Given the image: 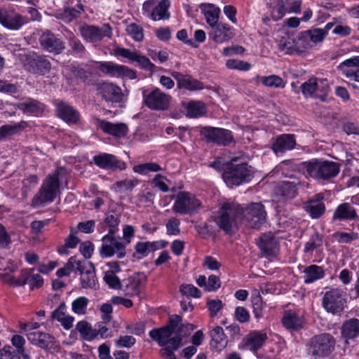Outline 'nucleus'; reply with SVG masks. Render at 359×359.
I'll list each match as a JSON object with an SVG mask.
<instances>
[{
    "label": "nucleus",
    "instance_id": "1",
    "mask_svg": "<svg viewBox=\"0 0 359 359\" xmlns=\"http://www.w3.org/2000/svg\"><path fill=\"white\" fill-rule=\"evenodd\" d=\"M194 329L191 323H182V318L179 315L169 317L166 325L151 330L149 335L158 346L163 347L160 355L168 359H176L174 351H177L182 345V338L188 337Z\"/></svg>",
    "mask_w": 359,
    "mask_h": 359
},
{
    "label": "nucleus",
    "instance_id": "2",
    "mask_svg": "<svg viewBox=\"0 0 359 359\" xmlns=\"http://www.w3.org/2000/svg\"><path fill=\"white\" fill-rule=\"evenodd\" d=\"M62 170V168H57L53 173L46 176L41 187L32 199V207L44 206L55 201L60 194L59 176L60 171Z\"/></svg>",
    "mask_w": 359,
    "mask_h": 359
},
{
    "label": "nucleus",
    "instance_id": "3",
    "mask_svg": "<svg viewBox=\"0 0 359 359\" xmlns=\"http://www.w3.org/2000/svg\"><path fill=\"white\" fill-rule=\"evenodd\" d=\"M236 158H232L224 168L222 177L229 187L249 182L253 178L254 170L247 163H235Z\"/></svg>",
    "mask_w": 359,
    "mask_h": 359
},
{
    "label": "nucleus",
    "instance_id": "4",
    "mask_svg": "<svg viewBox=\"0 0 359 359\" xmlns=\"http://www.w3.org/2000/svg\"><path fill=\"white\" fill-rule=\"evenodd\" d=\"M336 339L330 333L316 334L306 344L308 355L312 359H323L330 357L335 349Z\"/></svg>",
    "mask_w": 359,
    "mask_h": 359
},
{
    "label": "nucleus",
    "instance_id": "5",
    "mask_svg": "<svg viewBox=\"0 0 359 359\" xmlns=\"http://www.w3.org/2000/svg\"><path fill=\"white\" fill-rule=\"evenodd\" d=\"M308 175L317 180H330L339 172V163L330 161L313 159L303 163Z\"/></svg>",
    "mask_w": 359,
    "mask_h": 359
},
{
    "label": "nucleus",
    "instance_id": "6",
    "mask_svg": "<svg viewBox=\"0 0 359 359\" xmlns=\"http://www.w3.org/2000/svg\"><path fill=\"white\" fill-rule=\"evenodd\" d=\"M242 208L233 203H224L218 211L216 222L226 233H231L237 226V219L241 216Z\"/></svg>",
    "mask_w": 359,
    "mask_h": 359
},
{
    "label": "nucleus",
    "instance_id": "7",
    "mask_svg": "<svg viewBox=\"0 0 359 359\" xmlns=\"http://www.w3.org/2000/svg\"><path fill=\"white\" fill-rule=\"evenodd\" d=\"M102 242L100 255L102 257H111L116 255L118 259H122L126 256V244L123 243L121 237H116L115 234H106L102 237Z\"/></svg>",
    "mask_w": 359,
    "mask_h": 359
},
{
    "label": "nucleus",
    "instance_id": "8",
    "mask_svg": "<svg viewBox=\"0 0 359 359\" xmlns=\"http://www.w3.org/2000/svg\"><path fill=\"white\" fill-rule=\"evenodd\" d=\"M24 67L31 74L43 76L51 69V63L47 56L31 53L25 55Z\"/></svg>",
    "mask_w": 359,
    "mask_h": 359
},
{
    "label": "nucleus",
    "instance_id": "9",
    "mask_svg": "<svg viewBox=\"0 0 359 359\" xmlns=\"http://www.w3.org/2000/svg\"><path fill=\"white\" fill-rule=\"evenodd\" d=\"M201 203L194 195L186 191H180L172 207V210L181 215H191Z\"/></svg>",
    "mask_w": 359,
    "mask_h": 359
},
{
    "label": "nucleus",
    "instance_id": "10",
    "mask_svg": "<svg viewBox=\"0 0 359 359\" xmlns=\"http://www.w3.org/2000/svg\"><path fill=\"white\" fill-rule=\"evenodd\" d=\"M301 186V180L299 177L291 175L289 180H284L278 184L275 187L274 194L279 201H287L295 198L297 190Z\"/></svg>",
    "mask_w": 359,
    "mask_h": 359
},
{
    "label": "nucleus",
    "instance_id": "11",
    "mask_svg": "<svg viewBox=\"0 0 359 359\" xmlns=\"http://www.w3.org/2000/svg\"><path fill=\"white\" fill-rule=\"evenodd\" d=\"M346 302L343 297L342 291L334 288L325 293L322 304L324 309L333 314L343 311Z\"/></svg>",
    "mask_w": 359,
    "mask_h": 359
},
{
    "label": "nucleus",
    "instance_id": "12",
    "mask_svg": "<svg viewBox=\"0 0 359 359\" xmlns=\"http://www.w3.org/2000/svg\"><path fill=\"white\" fill-rule=\"evenodd\" d=\"M242 215L248 226L254 229H259L265 222L266 217L264 205L259 203H252L245 210L242 208Z\"/></svg>",
    "mask_w": 359,
    "mask_h": 359
},
{
    "label": "nucleus",
    "instance_id": "13",
    "mask_svg": "<svg viewBox=\"0 0 359 359\" xmlns=\"http://www.w3.org/2000/svg\"><path fill=\"white\" fill-rule=\"evenodd\" d=\"M81 36L87 41L94 43L102 40L104 37L111 38L112 30L109 24H104L102 27L85 25L80 27Z\"/></svg>",
    "mask_w": 359,
    "mask_h": 359
},
{
    "label": "nucleus",
    "instance_id": "14",
    "mask_svg": "<svg viewBox=\"0 0 359 359\" xmlns=\"http://www.w3.org/2000/svg\"><path fill=\"white\" fill-rule=\"evenodd\" d=\"M201 133L208 141L218 145L227 146L233 140L232 133L226 129L210 126L203 127Z\"/></svg>",
    "mask_w": 359,
    "mask_h": 359
},
{
    "label": "nucleus",
    "instance_id": "15",
    "mask_svg": "<svg viewBox=\"0 0 359 359\" xmlns=\"http://www.w3.org/2000/svg\"><path fill=\"white\" fill-rule=\"evenodd\" d=\"M144 104L152 110H165L169 107L170 96L155 88L148 95L143 94Z\"/></svg>",
    "mask_w": 359,
    "mask_h": 359
},
{
    "label": "nucleus",
    "instance_id": "16",
    "mask_svg": "<svg viewBox=\"0 0 359 359\" xmlns=\"http://www.w3.org/2000/svg\"><path fill=\"white\" fill-rule=\"evenodd\" d=\"M39 43L43 50L54 55H59L65 49V42L49 30L42 33Z\"/></svg>",
    "mask_w": 359,
    "mask_h": 359
},
{
    "label": "nucleus",
    "instance_id": "17",
    "mask_svg": "<svg viewBox=\"0 0 359 359\" xmlns=\"http://www.w3.org/2000/svg\"><path fill=\"white\" fill-rule=\"evenodd\" d=\"M99 69L110 76L123 77L129 79H134L137 77L136 72L133 69L111 62H101Z\"/></svg>",
    "mask_w": 359,
    "mask_h": 359
},
{
    "label": "nucleus",
    "instance_id": "18",
    "mask_svg": "<svg viewBox=\"0 0 359 359\" xmlns=\"http://www.w3.org/2000/svg\"><path fill=\"white\" fill-rule=\"evenodd\" d=\"M0 23L8 29L18 30L26 23V20L13 9L0 8Z\"/></svg>",
    "mask_w": 359,
    "mask_h": 359
},
{
    "label": "nucleus",
    "instance_id": "19",
    "mask_svg": "<svg viewBox=\"0 0 359 359\" xmlns=\"http://www.w3.org/2000/svg\"><path fill=\"white\" fill-rule=\"evenodd\" d=\"M114 53L116 56H120L137 62L142 69L150 71L151 72H153L156 67L155 65L148 57L139 54L137 51H131L128 48L116 47L114 50Z\"/></svg>",
    "mask_w": 359,
    "mask_h": 359
},
{
    "label": "nucleus",
    "instance_id": "20",
    "mask_svg": "<svg viewBox=\"0 0 359 359\" xmlns=\"http://www.w3.org/2000/svg\"><path fill=\"white\" fill-rule=\"evenodd\" d=\"M170 74L177 81V85L179 89L196 91L201 90L204 88L203 83L193 78L189 74H183L176 71L172 72Z\"/></svg>",
    "mask_w": 359,
    "mask_h": 359
},
{
    "label": "nucleus",
    "instance_id": "21",
    "mask_svg": "<svg viewBox=\"0 0 359 359\" xmlns=\"http://www.w3.org/2000/svg\"><path fill=\"white\" fill-rule=\"evenodd\" d=\"M93 162L99 168L105 170H123L126 168V163L117 159L112 154L103 153L93 157Z\"/></svg>",
    "mask_w": 359,
    "mask_h": 359
},
{
    "label": "nucleus",
    "instance_id": "22",
    "mask_svg": "<svg viewBox=\"0 0 359 359\" xmlns=\"http://www.w3.org/2000/svg\"><path fill=\"white\" fill-rule=\"evenodd\" d=\"M337 69L347 79L359 83V56H353L344 60Z\"/></svg>",
    "mask_w": 359,
    "mask_h": 359
},
{
    "label": "nucleus",
    "instance_id": "23",
    "mask_svg": "<svg viewBox=\"0 0 359 359\" xmlns=\"http://www.w3.org/2000/svg\"><path fill=\"white\" fill-rule=\"evenodd\" d=\"M147 277L144 273H136L124 280V291L130 297L138 295L147 281Z\"/></svg>",
    "mask_w": 359,
    "mask_h": 359
},
{
    "label": "nucleus",
    "instance_id": "24",
    "mask_svg": "<svg viewBox=\"0 0 359 359\" xmlns=\"http://www.w3.org/2000/svg\"><path fill=\"white\" fill-rule=\"evenodd\" d=\"M97 90L101 96L107 102H120L123 96L121 88L109 82L100 83Z\"/></svg>",
    "mask_w": 359,
    "mask_h": 359
},
{
    "label": "nucleus",
    "instance_id": "25",
    "mask_svg": "<svg viewBox=\"0 0 359 359\" xmlns=\"http://www.w3.org/2000/svg\"><path fill=\"white\" fill-rule=\"evenodd\" d=\"M325 37V32H323L322 29H311L301 33L297 43L303 48L307 49L312 46L311 43H320L323 41Z\"/></svg>",
    "mask_w": 359,
    "mask_h": 359
},
{
    "label": "nucleus",
    "instance_id": "26",
    "mask_svg": "<svg viewBox=\"0 0 359 359\" xmlns=\"http://www.w3.org/2000/svg\"><path fill=\"white\" fill-rule=\"evenodd\" d=\"M258 246L264 256L275 257L279 250V244L273 234L268 233L263 234L259 238Z\"/></svg>",
    "mask_w": 359,
    "mask_h": 359
},
{
    "label": "nucleus",
    "instance_id": "27",
    "mask_svg": "<svg viewBox=\"0 0 359 359\" xmlns=\"http://www.w3.org/2000/svg\"><path fill=\"white\" fill-rule=\"evenodd\" d=\"M99 128L105 133L113 135L116 137H123L128 132V128L126 123H113L109 121L97 118Z\"/></svg>",
    "mask_w": 359,
    "mask_h": 359
},
{
    "label": "nucleus",
    "instance_id": "28",
    "mask_svg": "<svg viewBox=\"0 0 359 359\" xmlns=\"http://www.w3.org/2000/svg\"><path fill=\"white\" fill-rule=\"evenodd\" d=\"M234 36L232 28L224 23H219L211 28L209 32V37L216 43H224L231 40Z\"/></svg>",
    "mask_w": 359,
    "mask_h": 359
},
{
    "label": "nucleus",
    "instance_id": "29",
    "mask_svg": "<svg viewBox=\"0 0 359 359\" xmlns=\"http://www.w3.org/2000/svg\"><path fill=\"white\" fill-rule=\"evenodd\" d=\"M267 339L266 333L254 331L247 335L243 341V348L256 353Z\"/></svg>",
    "mask_w": 359,
    "mask_h": 359
},
{
    "label": "nucleus",
    "instance_id": "30",
    "mask_svg": "<svg viewBox=\"0 0 359 359\" xmlns=\"http://www.w3.org/2000/svg\"><path fill=\"white\" fill-rule=\"evenodd\" d=\"M301 89L305 96H312L316 92L326 93L328 86L325 83V81L311 78L302 84Z\"/></svg>",
    "mask_w": 359,
    "mask_h": 359
},
{
    "label": "nucleus",
    "instance_id": "31",
    "mask_svg": "<svg viewBox=\"0 0 359 359\" xmlns=\"http://www.w3.org/2000/svg\"><path fill=\"white\" fill-rule=\"evenodd\" d=\"M282 323L285 327L291 331H299L305 323L304 318L295 312L287 311L284 313Z\"/></svg>",
    "mask_w": 359,
    "mask_h": 359
},
{
    "label": "nucleus",
    "instance_id": "32",
    "mask_svg": "<svg viewBox=\"0 0 359 359\" xmlns=\"http://www.w3.org/2000/svg\"><path fill=\"white\" fill-rule=\"evenodd\" d=\"M296 144L294 135L283 134L278 136L272 144L273 151L278 154L292 149Z\"/></svg>",
    "mask_w": 359,
    "mask_h": 359
},
{
    "label": "nucleus",
    "instance_id": "33",
    "mask_svg": "<svg viewBox=\"0 0 359 359\" xmlns=\"http://www.w3.org/2000/svg\"><path fill=\"white\" fill-rule=\"evenodd\" d=\"M341 333L346 343L356 339L359 336V320L351 318L346 320L341 326Z\"/></svg>",
    "mask_w": 359,
    "mask_h": 359
},
{
    "label": "nucleus",
    "instance_id": "34",
    "mask_svg": "<svg viewBox=\"0 0 359 359\" xmlns=\"http://www.w3.org/2000/svg\"><path fill=\"white\" fill-rule=\"evenodd\" d=\"M57 114L67 123H75L79 119V114L70 105L61 102L57 105Z\"/></svg>",
    "mask_w": 359,
    "mask_h": 359
},
{
    "label": "nucleus",
    "instance_id": "35",
    "mask_svg": "<svg viewBox=\"0 0 359 359\" xmlns=\"http://www.w3.org/2000/svg\"><path fill=\"white\" fill-rule=\"evenodd\" d=\"M358 217L355 209L349 203L340 204L333 215L334 220H353Z\"/></svg>",
    "mask_w": 359,
    "mask_h": 359
},
{
    "label": "nucleus",
    "instance_id": "36",
    "mask_svg": "<svg viewBox=\"0 0 359 359\" xmlns=\"http://www.w3.org/2000/svg\"><path fill=\"white\" fill-rule=\"evenodd\" d=\"M53 339L54 337L50 334L40 331L32 332L27 334V339L30 343L43 349L48 348Z\"/></svg>",
    "mask_w": 359,
    "mask_h": 359
},
{
    "label": "nucleus",
    "instance_id": "37",
    "mask_svg": "<svg viewBox=\"0 0 359 359\" xmlns=\"http://www.w3.org/2000/svg\"><path fill=\"white\" fill-rule=\"evenodd\" d=\"M200 8L205 15L207 23L212 27L218 25L220 9L212 4H201Z\"/></svg>",
    "mask_w": 359,
    "mask_h": 359
},
{
    "label": "nucleus",
    "instance_id": "38",
    "mask_svg": "<svg viewBox=\"0 0 359 359\" xmlns=\"http://www.w3.org/2000/svg\"><path fill=\"white\" fill-rule=\"evenodd\" d=\"M27 126V123L22 121L14 124H6L0 127V141L21 133Z\"/></svg>",
    "mask_w": 359,
    "mask_h": 359
},
{
    "label": "nucleus",
    "instance_id": "39",
    "mask_svg": "<svg viewBox=\"0 0 359 359\" xmlns=\"http://www.w3.org/2000/svg\"><path fill=\"white\" fill-rule=\"evenodd\" d=\"M158 249V242H137L135 246V252L133 257L137 259H142L147 257L150 252Z\"/></svg>",
    "mask_w": 359,
    "mask_h": 359
},
{
    "label": "nucleus",
    "instance_id": "40",
    "mask_svg": "<svg viewBox=\"0 0 359 359\" xmlns=\"http://www.w3.org/2000/svg\"><path fill=\"white\" fill-rule=\"evenodd\" d=\"M170 6L169 0H161L157 6L154 8L151 13H150V18L154 20H168L170 15L168 12V8Z\"/></svg>",
    "mask_w": 359,
    "mask_h": 359
},
{
    "label": "nucleus",
    "instance_id": "41",
    "mask_svg": "<svg viewBox=\"0 0 359 359\" xmlns=\"http://www.w3.org/2000/svg\"><path fill=\"white\" fill-rule=\"evenodd\" d=\"M210 335L212 338L211 345L214 348L221 350L226 346L227 339L222 327L216 326L210 332Z\"/></svg>",
    "mask_w": 359,
    "mask_h": 359
},
{
    "label": "nucleus",
    "instance_id": "42",
    "mask_svg": "<svg viewBox=\"0 0 359 359\" xmlns=\"http://www.w3.org/2000/svg\"><path fill=\"white\" fill-rule=\"evenodd\" d=\"M81 286L84 289H95L98 280L95 274V268L94 265L88 269L85 273L81 274L80 278Z\"/></svg>",
    "mask_w": 359,
    "mask_h": 359
},
{
    "label": "nucleus",
    "instance_id": "43",
    "mask_svg": "<svg viewBox=\"0 0 359 359\" xmlns=\"http://www.w3.org/2000/svg\"><path fill=\"white\" fill-rule=\"evenodd\" d=\"M305 273L304 283L310 284L323 278L325 273L321 266L317 265H311L306 267L304 270Z\"/></svg>",
    "mask_w": 359,
    "mask_h": 359
},
{
    "label": "nucleus",
    "instance_id": "44",
    "mask_svg": "<svg viewBox=\"0 0 359 359\" xmlns=\"http://www.w3.org/2000/svg\"><path fill=\"white\" fill-rule=\"evenodd\" d=\"M76 330L80 333L82 339L92 341L97 337L96 329H93L87 321H79L76 326Z\"/></svg>",
    "mask_w": 359,
    "mask_h": 359
},
{
    "label": "nucleus",
    "instance_id": "45",
    "mask_svg": "<svg viewBox=\"0 0 359 359\" xmlns=\"http://www.w3.org/2000/svg\"><path fill=\"white\" fill-rule=\"evenodd\" d=\"M206 112L205 104L201 101H191L187 107V116L196 118L203 116Z\"/></svg>",
    "mask_w": 359,
    "mask_h": 359
},
{
    "label": "nucleus",
    "instance_id": "46",
    "mask_svg": "<svg viewBox=\"0 0 359 359\" xmlns=\"http://www.w3.org/2000/svg\"><path fill=\"white\" fill-rule=\"evenodd\" d=\"M323 243V236L318 231H315L309 240L304 245V252L305 253H312L315 250L321 247Z\"/></svg>",
    "mask_w": 359,
    "mask_h": 359
},
{
    "label": "nucleus",
    "instance_id": "47",
    "mask_svg": "<svg viewBox=\"0 0 359 359\" xmlns=\"http://www.w3.org/2000/svg\"><path fill=\"white\" fill-rule=\"evenodd\" d=\"M304 208L313 219L320 217L325 211L324 203H316V201H309Z\"/></svg>",
    "mask_w": 359,
    "mask_h": 359
},
{
    "label": "nucleus",
    "instance_id": "48",
    "mask_svg": "<svg viewBox=\"0 0 359 359\" xmlns=\"http://www.w3.org/2000/svg\"><path fill=\"white\" fill-rule=\"evenodd\" d=\"M72 72L76 79L81 80L87 85H92L93 81L91 79L93 71L91 69H85L79 67H73Z\"/></svg>",
    "mask_w": 359,
    "mask_h": 359
},
{
    "label": "nucleus",
    "instance_id": "49",
    "mask_svg": "<svg viewBox=\"0 0 359 359\" xmlns=\"http://www.w3.org/2000/svg\"><path fill=\"white\" fill-rule=\"evenodd\" d=\"M69 46L71 48V53L78 55L79 57H83L86 53L85 46L79 39L72 36L69 39Z\"/></svg>",
    "mask_w": 359,
    "mask_h": 359
},
{
    "label": "nucleus",
    "instance_id": "50",
    "mask_svg": "<svg viewBox=\"0 0 359 359\" xmlns=\"http://www.w3.org/2000/svg\"><path fill=\"white\" fill-rule=\"evenodd\" d=\"M133 169L135 172L147 175L149 172L159 171L161 170V168L156 163H147L135 165Z\"/></svg>",
    "mask_w": 359,
    "mask_h": 359
},
{
    "label": "nucleus",
    "instance_id": "51",
    "mask_svg": "<svg viewBox=\"0 0 359 359\" xmlns=\"http://www.w3.org/2000/svg\"><path fill=\"white\" fill-rule=\"evenodd\" d=\"M126 32L137 41H142L144 39L142 27L135 23L128 25L126 27Z\"/></svg>",
    "mask_w": 359,
    "mask_h": 359
},
{
    "label": "nucleus",
    "instance_id": "52",
    "mask_svg": "<svg viewBox=\"0 0 359 359\" xmlns=\"http://www.w3.org/2000/svg\"><path fill=\"white\" fill-rule=\"evenodd\" d=\"M88 302V299L85 297L76 299L72 304V311L76 314H85Z\"/></svg>",
    "mask_w": 359,
    "mask_h": 359
},
{
    "label": "nucleus",
    "instance_id": "53",
    "mask_svg": "<svg viewBox=\"0 0 359 359\" xmlns=\"http://www.w3.org/2000/svg\"><path fill=\"white\" fill-rule=\"evenodd\" d=\"M180 292L184 297H193L198 298L201 296V292L196 287L191 284H182L180 287Z\"/></svg>",
    "mask_w": 359,
    "mask_h": 359
},
{
    "label": "nucleus",
    "instance_id": "54",
    "mask_svg": "<svg viewBox=\"0 0 359 359\" xmlns=\"http://www.w3.org/2000/svg\"><path fill=\"white\" fill-rule=\"evenodd\" d=\"M103 279L109 287L111 289L120 290L122 287L121 282L116 274L105 272Z\"/></svg>",
    "mask_w": 359,
    "mask_h": 359
},
{
    "label": "nucleus",
    "instance_id": "55",
    "mask_svg": "<svg viewBox=\"0 0 359 359\" xmlns=\"http://www.w3.org/2000/svg\"><path fill=\"white\" fill-rule=\"evenodd\" d=\"M262 83L268 87L283 88V81L282 78L276 75H270L262 78Z\"/></svg>",
    "mask_w": 359,
    "mask_h": 359
},
{
    "label": "nucleus",
    "instance_id": "56",
    "mask_svg": "<svg viewBox=\"0 0 359 359\" xmlns=\"http://www.w3.org/2000/svg\"><path fill=\"white\" fill-rule=\"evenodd\" d=\"M180 220L177 217H171L166 223V233L169 236H177L180 233Z\"/></svg>",
    "mask_w": 359,
    "mask_h": 359
},
{
    "label": "nucleus",
    "instance_id": "57",
    "mask_svg": "<svg viewBox=\"0 0 359 359\" xmlns=\"http://www.w3.org/2000/svg\"><path fill=\"white\" fill-rule=\"evenodd\" d=\"M226 65L231 69H238L241 71H247L250 69V64L238 60L229 59L226 61Z\"/></svg>",
    "mask_w": 359,
    "mask_h": 359
},
{
    "label": "nucleus",
    "instance_id": "58",
    "mask_svg": "<svg viewBox=\"0 0 359 359\" xmlns=\"http://www.w3.org/2000/svg\"><path fill=\"white\" fill-rule=\"evenodd\" d=\"M285 13L286 8L285 6L283 0H278L277 4L271 9V18L275 21H278L283 18V17L285 15Z\"/></svg>",
    "mask_w": 359,
    "mask_h": 359
},
{
    "label": "nucleus",
    "instance_id": "59",
    "mask_svg": "<svg viewBox=\"0 0 359 359\" xmlns=\"http://www.w3.org/2000/svg\"><path fill=\"white\" fill-rule=\"evenodd\" d=\"M251 302L255 317L260 318L263 316L262 297L258 294L255 297H252Z\"/></svg>",
    "mask_w": 359,
    "mask_h": 359
},
{
    "label": "nucleus",
    "instance_id": "60",
    "mask_svg": "<svg viewBox=\"0 0 359 359\" xmlns=\"http://www.w3.org/2000/svg\"><path fill=\"white\" fill-rule=\"evenodd\" d=\"M104 222L109 227L107 234H116L118 231V226L120 222L118 218L114 215H109L104 219Z\"/></svg>",
    "mask_w": 359,
    "mask_h": 359
},
{
    "label": "nucleus",
    "instance_id": "61",
    "mask_svg": "<svg viewBox=\"0 0 359 359\" xmlns=\"http://www.w3.org/2000/svg\"><path fill=\"white\" fill-rule=\"evenodd\" d=\"M223 303L219 299H211L207 302V308L210 311V317H215L222 309Z\"/></svg>",
    "mask_w": 359,
    "mask_h": 359
},
{
    "label": "nucleus",
    "instance_id": "62",
    "mask_svg": "<svg viewBox=\"0 0 359 359\" xmlns=\"http://www.w3.org/2000/svg\"><path fill=\"white\" fill-rule=\"evenodd\" d=\"M77 6L78 8L71 7L65 8L63 15L68 21H72L79 16L81 11L83 10V6L81 4H79Z\"/></svg>",
    "mask_w": 359,
    "mask_h": 359
},
{
    "label": "nucleus",
    "instance_id": "63",
    "mask_svg": "<svg viewBox=\"0 0 359 359\" xmlns=\"http://www.w3.org/2000/svg\"><path fill=\"white\" fill-rule=\"evenodd\" d=\"M235 318L240 323H247L250 320V313L243 306H238L234 312Z\"/></svg>",
    "mask_w": 359,
    "mask_h": 359
},
{
    "label": "nucleus",
    "instance_id": "64",
    "mask_svg": "<svg viewBox=\"0 0 359 359\" xmlns=\"http://www.w3.org/2000/svg\"><path fill=\"white\" fill-rule=\"evenodd\" d=\"M1 359H20V357L13 351L11 346H5L0 349Z\"/></svg>",
    "mask_w": 359,
    "mask_h": 359
}]
</instances>
